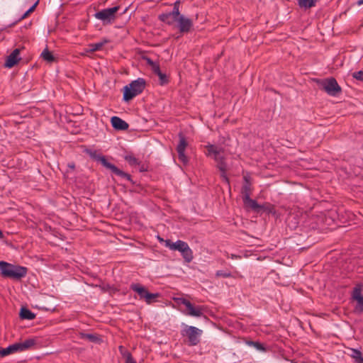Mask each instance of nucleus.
I'll use <instances>...</instances> for the list:
<instances>
[{
    "label": "nucleus",
    "mask_w": 363,
    "mask_h": 363,
    "mask_svg": "<svg viewBox=\"0 0 363 363\" xmlns=\"http://www.w3.org/2000/svg\"><path fill=\"white\" fill-rule=\"evenodd\" d=\"M207 150L206 155L211 157L217 162V166L220 171V176L223 179L228 183V179L226 175V164L225 162V157L223 155L224 148L217 146L216 145L208 144L205 145Z\"/></svg>",
    "instance_id": "nucleus-1"
},
{
    "label": "nucleus",
    "mask_w": 363,
    "mask_h": 363,
    "mask_svg": "<svg viewBox=\"0 0 363 363\" xmlns=\"http://www.w3.org/2000/svg\"><path fill=\"white\" fill-rule=\"evenodd\" d=\"M0 272L3 277L20 280L26 276L28 269L18 264L0 261Z\"/></svg>",
    "instance_id": "nucleus-2"
},
{
    "label": "nucleus",
    "mask_w": 363,
    "mask_h": 363,
    "mask_svg": "<svg viewBox=\"0 0 363 363\" xmlns=\"http://www.w3.org/2000/svg\"><path fill=\"white\" fill-rule=\"evenodd\" d=\"M85 152L88 154L90 157L92 159L101 162V163L107 169H109L113 174L121 177L123 178L126 179L127 180H130V175L123 172L122 170L119 169L114 164L108 162L104 156L101 155L98 153L96 150H90L86 149L85 150Z\"/></svg>",
    "instance_id": "nucleus-3"
},
{
    "label": "nucleus",
    "mask_w": 363,
    "mask_h": 363,
    "mask_svg": "<svg viewBox=\"0 0 363 363\" xmlns=\"http://www.w3.org/2000/svg\"><path fill=\"white\" fill-rule=\"evenodd\" d=\"M145 88V81L143 78H138L133 81L123 88V99L129 101L136 96L141 94Z\"/></svg>",
    "instance_id": "nucleus-4"
},
{
    "label": "nucleus",
    "mask_w": 363,
    "mask_h": 363,
    "mask_svg": "<svg viewBox=\"0 0 363 363\" xmlns=\"http://www.w3.org/2000/svg\"><path fill=\"white\" fill-rule=\"evenodd\" d=\"M165 246L171 250L179 251L182 254L184 259L188 263L191 262L194 258L191 249L184 241L179 240L175 242H172L171 240H165Z\"/></svg>",
    "instance_id": "nucleus-5"
},
{
    "label": "nucleus",
    "mask_w": 363,
    "mask_h": 363,
    "mask_svg": "<svg viewBox=\"0 0 363 363\" xmlns=\"http://www.w3.org/2000/svg\"><path fill=\"white\" fill-rule=\"evenodd\" d=\"M203 331L194 326L184 325V328L181 331L183 337L188 339V343L190 346L197 345L200 342V337Z\"/></svg>",
    "instance_id": "nucleus-6"
},
{
    "label": "nucleus",
    "mask_w": 363,
    "mask_h": 363,
    "mask_svg": "<svg viewBox=\"0 0 363 363\" xmlns=\"http://www.w3.org/2000/svg\"><path fill=\"white\" fill-rule=\"evenodd\" d=\"M363 284L358 283L355 284L351 293V300L356 303L354 311L355 313H362L363 312Z\"/></svg>",
    "instance_id": "nucleus-7"
},
{
    "label": "nucleus",
    "mask_w": 363,
    "mask_h": 363,
    "mask_svg": "<svg viewBox=\"0 0 363 363\" xmlns=\"http://www.w3.org/2000/svg\"><path fill=\"white\" fill-rule=\"evenodd\" d=\"M118 9V6L103 9L96 12L94 14V16L96 19L102 21L104 23H110L113 20H114L116 13Z\"/></svg>",
    "instance_id": "nucleus-8"
},
{
    "label": "nucleus",
    "mask_w": 363,
    "mask_h": 363,
    "mask_svg": "<svg viewBox=\"0 0 363 363\" xmlns=\"http://www.w3.org/2000/svg\"><path fill=\"white\" fill-rule=\"evenodd\" d=\"M323 89L330 96H336L341 92V87L334 78H329L322 82Z\"/></svg>",
    "instance_id": "nucleus-9"
},
{
    "label": "nucleus",
    "mask_w": 363,
    "mask_h": 363,
    "mask_svg": "<svg viewBox=\"0 0 363 363\" xmlns=\"http://www.w3.org/2000/svg\"><path fill=\"white\" fill-rule=\"evenodd\" d=\"M179 142L177 146V151L178 153V157L180 162L183 164L188 162V158L185 155V150L188 145V143L182 133L179 134Z\"/></svg>",
    "instance_id": "nucleus-10"
},
{
    "label": "nucleus",
    "mask_w": 363,
    "mask_h": 363,
    "mask_svg": "<svg viewBox=\"0 0 363 363\" xmlns=\"http://www.w3.org/2000/svg\"><path fill=\"white\" fill-rule=\"evenodd\" d=\"M20 49L16 48L7 57V59L5 62V67L8 68H11L14 65H16L20 60Z\"/></svg>",
    "instance_id": "nucleus-11"
},
{
    "label": "nucleus",
    "mask_w": 363,
    "mask_h": 363,
    "mask_svg": "<svg viewBox=\"0 0 363 363\" xmlns=\"http://www.w3.org/2000/svg\"><path fill=\"white\" fill-rule=\"evenodd\" d=\"M176 21H178L179 30L182 33L189 31L193 25L191 20L184 16H180Z\"/></svg>",
    "instance_id": "nucleus-12"
},
{
    "label": "nucleus",
    "mask_w": 363,
    "mask_h": 363,
    "mask_svg": "<svg viewBox=\"0 0 363 363\" xmlns=\"http://www.w3.org/2000/svg\"><path fill=\"white\" fill-rule=\"evenodd\" d=\"M186 308L187 309V312H186L185 314L187 315L201 317L203 314V307L201 306H195L190 302V306L187 305Z\"/></svg>",
    "instance_id": "nucleus-13"
},
{
    "label": "nucleus",
    "mask_w": 363,
    "mask_h": 363,
    "mask_svg": "<svg viewBox=\"0 0 363 363\" xmlns=\"http://www.w3.org/2000/svg\"><path fill=\"white\" fill-rule=\"evenodd\" d=\"M112 126L118 130H125L128 128V124L118 116H113L111 119Z\"/></svg>",
    "instance_id": "nucleus-14"
},
{
    "label": "nucleus",
    "mask_w": 363,
    "mask_h": 363,
    "mask_svg": "<svg viewBox=\"0 0 363 363\" xmlns=\"http://www.w3.org/2000/svg\"><path fill=\"white\" fill-rule=\"evenodd\" d=\"M19 352H23L33 348L36 344L34 338L27 339L23 342H16Z\"/></svg>",
    "instance_id": "nucleus-15"
},
{
    "label": "nucleus",
    "mask_w": 363,
    "mask_h": 363,
    "mask_svg": "<svg viewBox=\"0 0 363 363\" xmlns=\"http://www.w3.org/2000/svg\"><path fill=\"white\" fill-rule=\"evenodd\" d=\"M130 289L136 292L141 299H145L146 294L148 293L147 290L139 284H132L130 285Z\"/></svg>",
    "instance_id": "nucleus-16"
},
{
    "label": "nucleus",
    "mask_w": 363,
    "mask_h": 363,
    "mask_svg": "<svg viewBox=\"0 0 363 363\" xmlns=\"http://www.w3.org/2000/svg\"><path fill=\"white\" fill-rule=\"evenodd\" d=\"M18 352L19 351H18L16 342L13 345H9V347H7L6 348L0 347V356L1 357H6L9 354Z\"/></svg>",
    "instance_id": "nucleus-17"
},
{
    "label": "nucleus",
    "mask_w": 363,
    "mask_h": 363,
    "mask_svg": "<svg viewBox=\"0 0 363 363\" xmlns=\"http://www.w3.org/2000/svg\"><path fill=\"white\" fill-rule=\"evenodd\" d=\"M244 179H245V183L242 188V194L243 196V198H246V197L250 196L251 184L249 182L248 179L247 178V177L245 176Z\"/></svg>",
    "instance_id": "nucleus-18"
},
{
    "label": "nucleus",
    "mask_w": 363,
    "mask_h": 363,
    "mask_svg": "<svg viewBox=\"0 0 363 363\" xmlns=\"http://www.w3.org/2000/svg\"><path fill=\"white\" fill-rule=\"evenodd\" d=\"M119 351L122 356L125 358V363H136L131 354L128 351L125 350L123 346L119 347Z\"/></svg>",
    "instance_id": "nucleus-19"
},
{
    "label": "nucleus",
    "mask_w": 363,
    "mask_h": 363,
    "mask_svg": "<svg viewBox=\"0 0 363 363\" xmlns=\"http://www.w3.org/2000/svg\"><path fill=\"white\" fill-rule=\"evenodd\" d=\"M244 203L250 207L253 210H259L261 208V206L257 203L256 201L250 199V196L243 198Z\"/></svg>",
    "instance_id": "nucleus-20"
},
{
    "label": "nucleus",
    "mask_w": 363,
    "mask_h": 363,
    "mask_svg": "<svg viewBox=\"0 0 363 363\" xmlns=\"http://www.w3.org/2000/svg\"><path fill=\"white\" fill-rule=\"evenodd\" d=\"M20 317L22 319L33 320L35 318V315L30 310L26 308H22L20 312Z\"/></svg>",
    "instance_id": "nucleus-21"
},
{
    "label": "nucleus",
    "mask_w": 363,
    "mask_h": 363,
    "mask_svg": "<svg viewBox=\"0 0 363 363\" xmlns=\"http://www.w3.org/2000/svg\"><path fill=\"white\" fill-rule=\"evenodd\" d=\"M108 43V40L106 39H104L101 42L90 44L89 45V50L88 51L92 52L100 50L102 48V47Z\"/></svg>",
    "instance_id": "nucleus-22"
},
{
    "label": "nucleus",
    "mask_w": 363,
    "mask_h": 363,
    "mask_svg": "<svg viewBox=\"0 0 363 363\" xmlns=\"http://www.w3.org/2000/svg\"><path fill=\"white\" fill-rule=\"evenodd\" d=\"M352 359L356 363H363V356L362 352L357 349H351V354Z\"/></svg>",
    "instance_id": "nucleus-23"
},
{
    "label": "nucleus",
    "mask_w": 363,
    "mask_h": 363,
    "mask_svg": "<svg viewBox=\"0 0 363 363\" xmlns=\"http://www.w3.org/2000/svg\"><path fill=\"white\" fill-rule=\"evenodd\" d=\"M181 4V1L177 0L174 4L173 11L171 12V14H172L173 20H177L178 17H179L180 11H179V6Z\"/></svg>",
    "instance_id": "nucleus-24"
},
{
    "label": "nucleus",
    "mask_w": 363,
    "mask_h": 363,
    "mask_svg": "<svg viewBox=\"0 0 363 363\" xmlns=\"http://www.w3.org/2000/svg\"><path fill=\"white\" fill-rule=\"evenodd\" d=\"M42 57L47 62H53L55 60L54 56L48 50L45 49L42 53H41Z\"/></svg>",
    "instance_id": "nucleus-25"
},
{
    "label": "nucleus",
    "mask_w": 363,
    "mask_h": 363,
    "mask_svg": "<svg viewBox=\"0 0 363 363\" xmlns=\"http://www.w3.org/2000/svg\"><path fill=\"white\" fill-rule=\"evenodd\" d=\"M317 0H299L298 4L301 7L311 8L315 6Z\"/></svg>",
    "instance_id": "nucleus-26"
},
{
    "label": "nucleus",
    "mask_w": 363,
    "mask_h": 363,
    "mask_svg": "<svg viewBox=\"0 0 363 363\" xmlns=\"http://www.w3.org/2000/svg\"><path fill=\"white\" fill-rule=\"evenodd\" d=\"M160 296V294L156 293V294H152V293H150L148 292L147 294H146V297L144 299L145 301V302L147 303V304H150L152 303V302L155 301V298H157V297Z\"/></svg>",
    "instance_id": "nucleus-27"
},
{
    "label": "nucleus",
    "mask_w": 363,
    "mask_h": 363,
    "mask_svg": "<svg viewBox=\"0 0 363 363\" xmlns=\"http://www.w3.org/2000/svg\"><path fill=\"white\" fill-rule=\"evenodd\" d=\"M247 345L254 347L259 351L264 352L266 350L264 346L259 342L249 341Z\"/></svg>",
    "instance_id": "nucleus-28"
},
{
    "label": "nucleus",
    "mask_w": 363,
    "mask_h": 363,
    "mask_svg": "<svg viewBox=\"0 0 363 363\" xmlns=\"http://www.w3.org/2000/svg\"><path fill=\"white\" fill-rule=\"evenodd\" d=\"M125 160L130 164V165H138L139 164V160L133 155H128L125 157Z\"/></svg>",
    "instance_id": "nucleus-29"
},
{
    "label": "nucleus",
    "mask_w": 363,
    "mask_h": 363,
    "mask_svg": "<svg viewBox=\"0 0 363 363\" xmlns=\"http://www.w3.org/2000/svg\"><path fill=\"white\" fill-rule=\"evenodd\" d=\"M171 17H172V14H171V12H169V13L161 14L160 16V19L162 21L166 22L168 24H171L174 21L173 20L172 21L170 20Z\"/></svg>",
    "instance_id": "nucleus-30"
},
{
    "label": "nucleus",
    "mask_w": 363,
    "mask_h": 363,
    "mask_svg": "<svg viewBox=\"0 0 363 363\" xmlns=\"http://www.w3.org/2000/svg\"><path fill=\"white\" fill-rule=\"evenodd\" d=\"M82 337L93 342H96L99 340V337L93 334H82Z\"/></svg>",
    "instance_id": "nucleus-31"
},
{
    "label": "nucleus",
    "mask_w": 363,
    "mask_h": 363,
    "mask_svg": "<svg viewBox=\"0 0 363 363\" xmlns=\"http://www.w3.org/2000/svg\"><path fill=\"white\" fill-rule=\"evenodd\" d=\"M38 4V1H37L27 11H26L23 15L21 17L20 20H23L26 18H27L30 13L33 12Z\"/></svg>",
    "instance_id": "nucleus-32"
},
{
    "label": "nucleus",
    "mask_w": 363,
    "mask_h": 363,
    "mask_svg": "<svg viewBox=\"0 0 363 363\" xmlns=\"http://www.w3.org/2000/svg\"><path fill=\"white\" fill-rule=\"evenodd\" d=\"M216 276L217 277L228 278V277H231V274L230 272H228L219 270V271L216 272Z\"/></svg>",
    "instance_id": "nucleus-33"
},
{
    "label": "nucleus",
    "mask_w": 363,
    "mask_h": 363,
    "mask_svg": "<svg viewBox=\"0 0 363 363\" xmlns=\"http://www.w3.org/2000/svg\"><path fill=\"white\" fill-rule=\"evenodd\" d=\"M352 77L357 80L363 82V71H358L352 73Z\"/></svg>",
    "instance_id": "nucleus-34"
},
{
    "label": "nucleus",
    "mask_w": 363,
    "mask_h": 363,
    "mask_svg": "<svg viewBox=\"0 0 363 363\" xmlns=\"http://www.w3.org/2000/svg\"><path fill=\"white\" fill-rule=\"evenodd\" d=\"M157 76L159 77L161 84H164L167 83L168 79H167V77L165 74H164L161 72L157 74Z\"/></svg>",
    "instance_id": "nucleus-35"
},
{
    "label": "nucleus",
    "mask_w": 363,
    "mask_h": 363,
    "mask_svg": "<svg viewBox=\"0 0 363 363\" xmlns=\"http://www.w3.org/2000/svg\"><path fill=\"white\" fill-rule=\"evenodd\" d=\"M174 300L178 303L184 305L186 307L187 305L190 306V301L184 298H177Z\"/></svg>",
    "instance_id": "nucleus-36"
},
{
    "label": "nucleus",
    "mask_w": 363,
    "mask_h": 363,
    "mask_svg": "<svg viewBox=\"0 0 363 363\" xmlns=\"http://www.w3.org/2000/svg\"><path fill=\"white\" fill-rule=\"evenodd\" d=\"M151 65L152 69L155 74L157 75L160 72H161L159 65L153 62H151Z\"/></svg>",
    "instance_id": "nucleus-37"
},
{
    "label": "nucleus",
    "mask_w": 363,
    "mask_h": 363,
    "mask_svg": "<svg viewBox=\"0 0 363 363\" xmlns=\"http://www.w3.org/2000/svg\"><path fill=\"white\" fill-rule=\"evenodd\" d=\"M68 167L70 168L71 169H74L75 168V164L74 162H71V163H69L67 164Z\"/></svg>",
    "instance_id": "nucleus-38"
},
{
    "label": "nucleus",
    "mask_w": 363,
    "mask_h": 363,
    "mask_svg": "<svg viewBox=\"0 0 363 363\" xmlns=\"http://www.w3.org/2000/svg\"><path fill=\"white\" fill-rule=\"evenodd\" d=\"M358 5H362L363 4V0H359L358 2H357Z\"/></svg>",
    "instance_id": "nucleus-39"
},
{
    "label": "nucleus",
    "mask_w": 363,
    "mask_h": 363,
    "mask_svg": "<svg viewBox=\"0 0 363 363\" xmlns=\"http://www.w3.org/2000/svg\"><path fill=\"white\" fill-rule=\"evenodd\" d=\"M3 238V233L1 230H0V238Z\"/></svg>",
    "instance_id": "nucleus-40"
}]
</instances>
